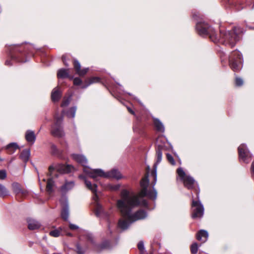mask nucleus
Masks as SVG:
<instances>
[{"label": "nucleus", "instance_id": "obj_1", "mask_svg": "<svg viewBox=\"0 0 254 254\" xmlns=\"http://www.w3.org/2000/svg\"><path fill=\"white\" fill-rule=\"evenodd\" d=\"M149 184L148 175L144 176L140 181L141 190L137 194L127 190H123L121 192L122 198L118 200V205L123 215L128 217L133 221L145 218L147 216L146 211L139 210L132 214L131 210L134 207L138 206H147V202L143 197L147 196L149 198L155 200L157 197V191L154 189L152 191L147 190Z\"/></svg>", "mask_w": 254, "mask_h": 254}, {"label": "nucleus", "instance_id": "obj_2", "mask_svg": "<svg viewBox=\"0 0 254 254\" xmlns=\"http://www.w3.org/2000/svg\"><path fill=\"white\" fill-rule=\"evenodd\" d=\"M196 30L199 35L204 37H208L214 43H219L231 48L234 47L241 39L240 35L237 33L236 28L228 32H224L220 29L218 36L214 29L208 23L200 22L196 24Z\"/></svg>", "mask_w": 254, "mask_h": 254}, {"label": "nucleus", "instance_id": "obj_3", "mask_svg": "<svg viewBox=\"0 0 254 254\" xmlns=\"http://www.w3.org/2000/svg\"><path fill=\"white\" fill-rule=\"evenodd\" d=\"M33 58H34L33 53H28L27 50L23 46H17L14 47L10 51L5 64L23 63L30 62V59Z\"/></svg>", "mask_w": 254, "mask_h": 254}, {"label": "nucleus", "instance_id": "obj_4", "mask_svg": "<svg viewBox=\"0 0 254 254\" xmlns=\"http://www.w3.org/2000/svg\"><path fill=\"white\" fill-rule=\"evenodd\" d=\"M83 172L89 177L96 180L98 177H103L106 178H113L117 180L122 178L120 172L116 170L113 169L108 172H104L101 169H91L89 168L85 167Z\"/></svg>", "mask_w": 254, "mask_h": 254}, {"label": "nucleus", "instance_id": "obj_5", "mask_svg": "<svg viewBox=\"0 0 254 254\" xmlns=\"http://www.w3.org/2000/svg\"><path fill=\"white\" fill-rule=\"evenodd\" d=\"M55 122L52 127L51 133L55 137H62L64 134L61 126L63 120V116L62 115L60 117L55 116Z\"/></svg>", "mask_w": 254, "mask_h": 254}, {"label": "nucleus", "instance_id": "obj_6", "mask_svg": "<svg viewBox=\"0 0 254 254\" xmlns=\"http://www.w3.org/2000/svg\"><path fill=\"white\" fill-rule=\"evenodd\" d=\"M177 173L184 186L188 189L193 188L194 184V179L190 176H188L182 168H179L177 170Z\"/></svg>", "mask_w": 254, "mask_h": 254}, {"label": "nucleus", "instance_id": "obj_7", "mask_svg": "<svg viewBox=\"0 0 254 254\" xmlns=\"http://www.w3.org/2000/svg\"><path fill=\"white\" fill-rule=\"evenodd\" d=\"M191 207L192 208L191 214L192 218L195 219L202 217L203 215L204 208L199 200L195 201L193 200L192 201Z\"/></svg>", "mask_w": 254, "mask_h": 254}, {"label": "nucleus", "instance_id": "obj_8", "mask_svg": "<svg viewBox=\"0 0 254 254\" xmlns=\"http://www.w3.org/2000/svg\"><path fill=\"white\" fill-rule=\"evenodd\" d=\"M238 152L239 158L241 160L244 162L248 163L252 159V155L247 149L246 145L244 144H242L238 147Z\"/></svg>", "mask_w": 254, "mask_h": 254}, {"label": "nucleus", "instance_id": "obj_9", "mask_svg": "<svg viewBox=\"0 0 254 254\" xmlns=\"http://www.w3.org/2000/svg\"><path fill=\"white\" fill-rule=\"evenodd\" d=\"M50 172L56 170L57 172L61 174H65L70 173L74 170V168L73 166L70 165H64L59 164L56 165L55 167L51 166L49 168Z\"/></svg>", "mask_w": 254, "mask_h": 254}, {"label": "nucleus", "instance_id": "obj_10", "mask_svg": "<svg viewBox=\"0 0 254 254\" xmlns=\"http://www.w3.org/2000/svg\"><path fill=\"white\" fill-rule=\"evenodd\" d=\"M242 54L238 51L232 52L229 57V64H243Z\"/></svg>", "mask_w": 254, "mask_h": 254}, {"label": "nucleus", "instance_id": "obj_11", "mask_svg": "<svg viewBox=\"0 0 254 254\" xmlns=\"http://www.w3.org/2000/svg\"><path fill=\"white\" fill-rule=\"evenodd\" d=\"M117 206H118V208H119V209L120 210V212H121V215L122 216V217L126 219V220H123V219H120L119 221V222H118V226L122 230H126L127 229V228L128 227V226H129V225L130 224V223L134 222V221H136V220H134V221H133L131 219H129V218L128 217H126V216H124L123 215V214L121 212V210L120 209V208H119V207L118 206V205L117 204Z\"/></svg>", "mask_w": 254, "mask_h": 254}, {"label": "nucleus", "instance_id": "obj_12", "mask_svg": "<svg viewBox=\"0 0 254 254\" xmlns=\"http://www.w3.org/2000/svg\"><path fill=\"white\" fill-rule=\"evenodd\" d=\"M157 160L156 163L154 165V169L151 172V176L153 178V187L155 186L157 181V165L162 160V152L160 150H158L156 152Z\"/></svg>", "mask_w": 254, "mask_h": 254}, {"label": "nucleus", "instance_id": "obj_13", "mask_svg": "<svg viewBox=\"0 0 254 254\" xmlns=\"http://www.w3.org/2000/svg\"><path fill=\"white\" fill-rule=\"evenodd\" d=\"M62 204V209L61 212V216L64 220H67L68 217V207L67 200L65 199L64 200H61Z\"/></svg>", "mask_w": 254, "mask_h": 254}, {"label": "nucleus", "instance_id": "obj_14", "mask_svg": "<svg viewBox=\"0 0 254 254\" xmlns=\"http://www.w3.org/2000/svg\"><path fill=\"white\" fill-rule=\"evenodd\" d=\"M79 178L81 179H84L85 184L86 185V186L87 187V188L88 189L91 190L94 193V195L93 196V199L96 200V199L97 198V195L96 193V191H97V185L95 184H94L93 185H92L90 182L86 180L84 178V177L82 175L79 176Z\"/></svg>", "mask_w": 254, "mask_h": 254}, {"label": "nucleus", "instance_id": "obj_15", "mask_svg": "<svg viewBox=\"0 0 254 254\" xmlns=\"http://www.w3.org/2000/svg\"><path fill=\"white\" fill-rule=\"evenodd\" d=\"M70 71L69 69L62 68L58 70L57 76L59 78H68L70 80L73 78V76L69 75Z\"/></svg>", "mask_w": 254, "mask_h": 254}, {"label": "nucleus", "instance_id": "obj_16", "mask_svg": "<svg viewBox=\"0 0 254 254\" xmlns=\"http://www.w3.org/2000/svg\"><path fill=\"white\" fill-rule=\"evenodd\" d=\"M27 221L28 223V228L29 230H36L41 227V224L35 219L28 218Z\"/></svg>", "mask_w": 254, "mask_h": 254}, {"label": "nucleus", "instance_id": "obj_17", "mask_svg": "<svg viewBox=\"0 0 254 254\" xmlns=\"http://www.w3.org/2000/svg\"><path fill=\"white\" fill-rule=\"evenodd\" d=\"M208 237V234L207 232L204 230H200L196 234L197 240L201 241L202 243H204L206 241Z\"/></svg>", "mask_w": 254, "mask_h": 254}, {"label": "nucleus", "instance_id": "obj_18", "mask_svg": "<svg viewBox=\"0 0 254 254\" xmlns=\"http://www.w3.org/2000/svg\"><path fill=\"white\" fill-rule=\"evenodd\" d=\"M100 81V78L98 77H91L84 81V84L81 86L82 89L86 88L90 85L97 83Z\"/></svg>", "mask_w": 254, "mask_h": 254}, {"label": "nucleus", "instance_id": "obj_19", "mask_svg": "<svg viewBox=\"0 0 254 254\" xmlns=\"http://www.w3.org/2000/svg\"><path fill=\"white\" fill-rule=\"evenodd\" d=\"M72 157L74 160L83 166H85L87 163V159L83 155L73 154L72 155Z\"/></svg>", "mask_w": 254, "mask_h": 254}, {"label": "nucleus", "instance_id": "obj_20", "mask_svg": "<svg viewBox=\"0 0 254 254\" xmlns=\"http://www.w3.org/2000/svg\"><path fill=\"white\" fill-rule=\"evenodd\" d=\"M95 213L97 216L99 217H108V214L105 212L104 209L102 206L99 204L98 203H97L95 207Z\"/></svg>", "mask_w": 254, "mask_h": 254}, {"label": "nucleus", "instance_id": "obj_21", "mask_svg": "<svg viewBox=\"0 0 254 254\" xmlns=\"http://www.w3.org/2000/svg\"><path fill=\"white\" fill-rule=\"evenodd\" d=\"M62 60L64 64H67V62L72 64H79L78 61L74 59L70 54H64L62 57Z\"/></svg>", "mask_w": 254, "mask_h": 254}, {"label": "nucleus", "instance_id": "obj_22", "mask_svg": "<svg viewBox=\"0 0 254 254\" xmlns=\"http://www.w3.org/2000/svg\"><path fill=\"white\" fill-rule=\"evenodd\" d=\"M62 95L61 91L59 90V88H55L51 93V99L53 101H58L60 99Z\"/></svg>", "mask_w": 254, "mask_h": 254}, {"label": "nucleus", "instance_id": "obj_23", "mask_svg": "<svg viewBox=\"0 0 254 254\" xmlns=\"http://www.w3.org/2000/svg\"><path fill=\"white\" fill-rule=\"evenodd\" d=\"M4 148L6 150L7 153L12 154L19 148L18 145L16 143H10L7 145Z\"/></svg>", "mask_w": 254, "mask_h": 254}, {"label": "nucleus", "instance_id": "obj_24", "mask_svg": "<svg viewBox=\"0 0 254 254\" xmlns=\"http://www.w3.org/2000/svg\"><path fill=\"white\" fill-rule=\"evenodd\" d=\"M74 69L76 73L79 76H84L87 73L89 69L88 68L81 69L80 64H75Z\"/></svg>", "mask_w": 254, "mask_h": 254}, {"label": "nucleus", "instance_id": "obj_25", "mask_svg": "<svg viewBox=\"0 0 254 254\" xmlns=\"http://www.w3.org/2000/svg\"><path fill=\"white\" fill-rule=\"evenodd\" d=\"M25 138L28 142L33 144L35 142L36 139V136L34 131L31 130L27 131L25 134Z\"/></svg>", "mask_w": 254, "mask_h": 254}, {"label": "nucleus", "instance_id": "obj_26", "mask_svg": "<svg viewBox=\"0 0 254 254\" xmlns=\"http://www.w3.org/2000/svg\"><path fill=\"white\" fill-rule=\"evenodd\" d=\"M154 125L156 129L158 131L163 132L164 131V127L162 123L157 119H154Z\"/></svg>", "mask_w": 254, "mask_h": 254}, {"label": "nucleus", "instance_id": "obj_27", "mask_svg": "<svg viewBox=\"0 0 254 254\" xmlns=\"http://www.w3.org/2000/svg\"><path fill=\"white\" fill-rule=\"evenodd\" d=\"M30 154V150L25 149L21 152L20 155V158L24 162H26L29 160Z\"/></svg>", "mask_w": 254, "mask_h": 254}, {"label": "nucleus", "instance_id": "obj_28", "mask_svg": "<svg viewBox=\"0 0 254 254\" xmlns=\"http://www.w3.org/2000/svg\"><path fill=\"white\" fill-rule=\"evenodd\" d=\"M12 186L13 191L17 194H22V195H25L27 193L26 191L22 190L20 188L19 185L18 183H13Z\"/></svg>", "mask_w": 254, "mask_h": 254}, {"label": "nucleus", "instance_id": "obj_29", "mask_svg": "<svg viewBox=\"0 0 254 254\" xmlns=\"http://www.w3.org/2000/svg\"><path fill=\"white\" fill-rule=\"evenodd\" d=\"M63 228L60 227L57 229H55L52 231H51L49 233V235L54 237H58L61 235H63Z\"/></svg>", "mask_w": 254, "mask_h": 254}, {"label": "nucleus", "instance_id": "obj_30", "mask_svg": "<svg viewBox=\"0 0 254 254\" xmlns=\"http://www.w3.org/2000/svg\"><path fill=\"white\" fill-rule=\"evenodd\" d=\"M74 184L73 182H66L61 187V190L63 192H65L71 189L74 187Z\"/></svg>", "mask_w": 254, "mask_h": 254}, {"label": "nucleus", "instance_id": "obj_31", "mask_svg": "<svg viewBox=\"0 0 254 254\" xmlns=\"http://www.w3.org/2000/svg\"><path fill=\"white\" fill-rule=\"evenodd\" d=\"M54 186V182L52 179H48L46 186V190L49 193L53 192V188Z\"/></svg>", "mask_w": 254, "mask_h": 254}, {"label": "nucleus", "instance_id": "obj_32", "mask_svg": "<svg viewBox=\"0 0 254 254\" xmlns=\"http://www.w3.org/2000/svg\"><path fill=\"white\" fill-rule=\"evenodd\" d=\"M73 80V84L74 86H78L81 88L82 85L84 84V82H83L81 79L79 77H75L72 79Z\"/></svg>", "mask_w": 254, "mask_h": 254}, {"label": "nucleus", "instance_id": "obj_33", "mask_svg": "<svg viewBox=\"0 0 254 254\" xmlns=\"http://www.w3.org/2000/svg\"><path fill=\"white\" fill-rule=\"evenodd\" d=\"M76 110V108L75 107L70 108L66 113L67 116L68 118H73L75 116Z\"/></svg>", "mask_w": 254, "mask_h": 254}, {"label": "nucleus", "instance_id": "obj_34", "mask_svg": "<svg viewBox=\"0 0 254 254\" xmlns=\"http://www.w3.org/2000/svg\"><path fill=\"white\" fill-rule=\"evenodd\" d=\"M198 245L197 243H193L191 245V247H190L191 253L192 254H196V253H197V251H198Z\"/></svg>", "mask_w": 254, "mask_h": 254}, {"label": "nucleus", "instance_id": "obj_35", "mask_svg": "<svg viewBox=\"0 0 254 254\" xmlns=\"http://www.w3.org/2000/svg\"><path fill=\"white\" fill-rule=\"evenodd\" d=\"M8 193V191L5 188L0 184V196H4Z\"/></svg>", "mask_w": 254, "mask_h": 254}, {"label": "nucleus", "instance_id": "obj_36", "mask_svg": "<svg viewBox=\"0 0 254 254\" xmlns=\"http://www.w3.org/2000/svg\"><path fill=\"white\" fill-rule=\"evenodd\" d=\"M230 65H231V68L234 71H239L242 67V64H230Z\"/></svg>", "mask_w": 254, "mask_h": 254}, {"label": "nucleus", "instance_id": "obj_37", "mask_svg": "<svg viewBox=\"0 0 254 254\" xmlns=\"http://www.w3.org/2000/svg\"><path fill=\"white\" fill-rule=\"evenodd\" d=\"M70 102V98H64L61 104L62 107H65L67 106Z\"/></svg>", "mask_w": 254, "mask_h": 254}, {"label": "nucleus", "instance_id": "obj_38", "mask_svg": "<svg viewBox=\"0 0 254 254\" xmlns=\"http://www.w3.org/2000/svg\"><path fill=\"white\" fill-rule=\"evenodd\" d=\"M167 158L168 161L173 165H174L175 164V161L173 157L169 154H167Z\"/></svg>", "mask_w": 254, "mask_h": 254}, {"label": "nucleus", "instance_id": "obj_39", "mask_svg": "<svg viewBox=\"0 0 254 254\" xmlns=\"http://www.w3.org/2000/svg\"><path fill=\"white\" fill-rule=\"evenodd\" d=\"M235 83L236 86H240L243 84V80L241 78L237 77L235 80Z\"/></svg>", "mask_w": 254, "mask_h": 254}, {"label": "nucleus", "instance_id": "obj_40", "mask_svg": "<svg viewBox=\"0 0 254 254\" xmlns=\"http://www.w3.org/2000/svg\"><path fill=\"white\" fill-rule=\"evenodd\" d=\"M6 177V173L5 171L4 170H1L0 171V179L3 180Z\"/></svg>", "mask_w": 254, "mask_h": 254}, {"label": "nucleus", "instance_id": "obj_41", "mask_svg": "<svg viewBox=\"0 0 254 254\" xmlns=\"http://www.w3.org/2000/svg\"><path fill=\"white\" fill-rule=\"evenodd\" d=\"M218 55L221 60V62H224V58L226 56L225 53L223 52L220 51L218 53Z\"/></svg>", "mask_w": 254, "mask_h": 254}, {"label": "nucleus", "instance_id": "obj_42", "mask_svg": "<svg viewBox=\"0 0 254 254\" xmlns=\"http://www.w3.org/2000/svg\"><path fill=\"white\" fill-rule=\"evenodd\" d=\"M137 247L140 251H143L144 249L143 243L142 242H140L139 243H138L137 245Z\"/></svg>", "mask_w": 254, "mask_h": 254}, {"label": "nucleus", "instance_id": "obj_43", "mask_svg": "<svg viewBox=\"0 0 254 254\" xmlns=\"http://www.w3.org/2000/svg\"><path fill=\"white\" fill-rule=\"evenodd\" d=\"M77 250L78 254H83L84 252L82 250V249L79 247V245L77 246Z\"/></svg>", "mask_w": 254, "mask_h": 254}, {"label": "nucleus", "instance_id": "obj_44", "mask_svg": "<svg viewBox=\"0 0 254 254\" xmlns=\"http://www.w3.org/2000/svg\"><path fill=\"white\" fill-rule=\"evenodd\" d=\"M251 173L252 177L254 178V161L252 164Z\"/></svg>", "mask_w": 254, "mask_h": 254}, {"label": "nucleus", "instance_id": "obj_45", "mask_svg": "<svg viewBox=\"0 0 254 254\" xmlns=\"http://www.w3.org/2000/svg\"><path fill=\"white\" fill-rule=\"evenodd\" d=\"M69 228L71 230H75L78 228V227L74 224H70L69 225Z\"/></svg>", "mask_w": 254, "mask_h": 254}, {"label": "nucleus", "instance_id": "obj_46", "mask_svg": "<svg viewBox=\"0 0 254 254\" xmlns=\"http://www.w3.org/2000/svg\"><path fill=\"white\" fill-rule=\"evenodd\" d=\"M127 110L129 111V112L130 113H131V114H132V115L134 114V111L132 110H131L130 108H127Z\"/></svg>", "mask_w": 254, "mask_h": 254}, {"label": "nucleus", "instance_id": "obj_47", "mask_svg": "<svg viewBox=\"0 0 254 254\" xmlns=\"http://www.w3.org/2000/svg\"><path fill=\"white\" fill-rule=\"evenodd\" d=\"M50 62H51V61H43L42 62L43 64H47V63H49Z\"/></svg>", "mask_w": 254, "mask_h": 254}]
</instances>
